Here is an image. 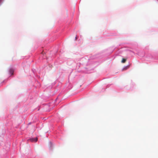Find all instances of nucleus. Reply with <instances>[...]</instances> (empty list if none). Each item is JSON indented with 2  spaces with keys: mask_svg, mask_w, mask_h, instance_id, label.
Instances as JSON below:
<instances>
[{
  "mask_svg": "<svg viewBox=\"0 0 158 158\" xmlns=\"http://www.w3.org/2000/svg\"><path fill=\"white\" fill-rule=\"evenodd\" d=\"M38 140V138L36 137L35 138H30V142H35Z\"/></svg>",
  "mask_w": 158,
  "mask_h": 158,
  "instance_id": "1",
  "label": "nucleus"
},
{
  "mask_svg": "<svg viewBox=\"0 0 158 158\" xmlns=\"http://www.w3.org/2000/svg\"><path fill=\"white\" fill-rule=\"evenodd\" d=\"M14 72V70L12 69H10L9 70V72L10 74L12 75L13 74Z\"/></svg>",
  "mask_w": 158,
  "mask_h": 158,
  "instance_id": "2",
  "label": "nucleus"
},
{
  "mask_svg": "<svg viewBox=\"0 0 158 158\" xmlns=\"http://www.w3.org/2000/svg\"><path fill=\"white\" fill-rule=\"evenodd\" d=\"M126 59L123 58L121 62L122 63H124L126 62Z\"/></svg>",
  "mask_w": 158,
  "mask_h": 158,
  "instance_id": "3",
  "label": "nucleus"
},
{
  "mask_svg": "<svg viewBox=\"0 0 158 158\" xmlns=\"http://www.w3.org/2000/svg\"><path fill=\"white\" fill-rule=\"evenodd\" d=\"M129 66H127L125 68H124V69H127L129 68Z\"/></svg>",
  "mask_w": 158,
  "mask_h": 158,
  "instance_id": "4",
  "label": "nucleus"
},
{
  "mask_svg": "<svg viewBox=\"0 0 158 158\" xmlns=\"http://www.w3.org/2000/svg\"><path fill=\"white\" fill-rule=\"evenodd\" d=\"M35 127H34V129L32 131V132H34V131L35 130Z\"/></svg>",
  "mask_w": 158,
  "mask_h": 158,
  "instance_id": "5",
  "label": "nucleus"
},
{
  "mask_svg": "<svg viewBox=\"0 0 158 158\" xmlns=\"http://www.w3.org/2000/svg\"><path fill=\"white\" fill-rule=\"evenodd\" d=\"M78 37H77V36H76V37H75V39H76V40H77V39Z\"/></svg>",
  "mask_w": 158,
  "mask_h": 158,
  "instance_id": "6",
  "label": "nucleus"
},
{
  "mask_svg": "<svg viewBox=\"0 0 158 158\" xmlns=\"http://www.w3.org/2000/svg\"><path fill=\"white\" fill-rule=\"evenodd\" d=\"M2 2V0H0V3L1 2Z\"/></svg>",
  "mask_w": 158,
  "mask_h": 158,
  "instance_id": "7",
  "label": "nucleus"
}]
</instances>
